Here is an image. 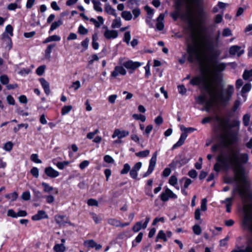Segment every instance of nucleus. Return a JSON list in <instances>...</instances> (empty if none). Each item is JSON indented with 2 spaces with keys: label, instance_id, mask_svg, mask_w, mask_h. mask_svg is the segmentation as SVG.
Segmentation results:
<instances>
[{
  "label": "nucleus",
  "instance_id": "nucleus-28",
  "mask_svg": "<svg viewBox=\"0 0 252 252\" xmlns=\"http://www.w3.org/2000/svg\"><path fill=\"white\" fill-rule=\"evenodd\" d=\"M63 24V22L61 19H60L58 21L54 22L50 27L49 32L51 33L52 32L56 30L58 27L60 26Z\"/></svg>",
  "mask_w": 252,
  "mask_h": 252
},
{
  "label": "nucleus",
  "instance_id": "nucleus-57",
  "mask_svg": "<svg viewBox=\"0 0 252 252\" xmlns=\"http://www.w3.org/2000/svg\"><path fill=\"white\" fill-rule=\"evenodd\" d=\"M92 217L96 223H98L101 220V218L94 213H91Z\"/></svg>",
  "mask_w": 252,
  "mask_h": 252
},
{
  "label": "nucleus",
  "instance_id": "nucleus-63",
  "mask_svg": "<svg viewBox=\"0 0 252 252\" xmlns=\"http://www.w3.org/2000/svg\"><path fill=\"white\" fill-rule=\"evenodd\" d=\"M104 160L108 163H113L114 162V159L109 155H106L104 157Z\"/></svg>",
  "mask_w": 252,
  "mask_h": 252
},
{
  "label": "nucleus",
  "instance_id": "nucleus-32",
  "mask_svg": "<svg viewBox=\"0 0 252 252\" xmlns=\"http://www.w3.org/2000/svg\"><path fill=\"white\" fill-rule=\"evenodd\" d=\"M56 46L55 43L49 44L45 50V56L46 58H49L52 50Z\"/></svg>",
  "mask_w": 252,
  "mask_h": 252
},
{
  "label": "nucleus",
  "instance_id": "nucleus-16",
  "mask_svg": "<svg viewBox=\"0 0 252 252\" xmlns=\"http://www.w3.org/2000/svg\"><path fill=\"white\" fill-rule=\"evenodd\" d=\"M231 55H237L238 57L241 56L244 53V50L241 49V47L238 45H233L230 48L229 51Z\"/></svg>",
  "mask_w": 252,
  "mask_h": 252
},
{
  "label": "nucleus",
  "instance_id": "nucleus-39",
  "mask_svg": "<svg viewBox=\"0 0 252 252\" xmlns=\"http://www.w3.org/2000/svg\"><path fill=\"white\" fill-rule=\"evenodd\" d=\"M150 154V151L149 150H146L144 151H140L135 153V155L140 158H146L149 156Z\"/></svg>",
  "mask_w": 252,
  "mask_h": 252
},
{
  "label": "nucleus",
  "instance_id": "nucleus-30",
  "mask_svg": "<svg viewBox=\"0 0 252 252\" xmlns=\"http://www.w3.org/2000/svg\"><path fill=\"white\" fill-rule=\"evenodd\" d=\"M54 164H55L57 167L60 170H63L65 166H67L70 163V161H63L62 162H58L56 163L54 162Z\"/></svg>",
  "mask_w": 252,
  "mask_h": 252
},
{
  "label": "nucleus",
  "instance_id": "nucleus-24",
  "mask_svg": "<svg viewBox=\"0 0 252 252\" xmlns=\"http://www.w3.org/2000/svg\"><path fill=\"white\" fill-rule=\"evenodd\" d=\"M97 18L98 21L94 18H91L90 19V21L94 25L95 28H98L100 27L101 25H102L104 23V19L101 16H98Z\"/></svg>",
  "mask_w": 252,
  "mask_h": 252
},
{
  "label": "nucleus",
  "instance_id": "nucleus-1",
  "mask_svg": "<svg viewBox=\"0 0 252 252\" xmlns=\"http://www.w3.org/2000/svg\"><path fill=\"white\" fill-rule=\"evenodd\" d=\"M190 83L193 86H199L200 88L206 91L210 96L209 99H207L205 94H201L196 98L199 104H205V107L202 110H205L207 112H210L215 104H228L234 92V86L229 85L223 92L217 93L216 89L212 87L208 76L205 73L193 77L190 80Z\"/></svg>",
  "mask_w": 252,
  "mask_h": 252
},
{
  "label": "nucleus",
  "instance_id": "nucleus-40",
  "mask_svg": "<svg viewBox=\"0 0 252 252\" xmlns=\"http://www.w3.org/2000/svg\"><path fill=\"white\" fill-rule=\"evenodd\" d=\"M18 196V193L16 192H13L11 193L5 194V197L7 199H11V201H14L17 199Z\"/></svg>",
  "mask_w": 252,
  "mask_h": 252
},
{
  "label": "nucleus",
  "instance_id": "nucleus-61",
  "mask_svg": "<svg viewBox=\"0 0 252 252\" xmlns=\"http://www.w3.org/2000/svg\"><path fill=\"white\" fill-rule=\"evenodd\" d=\"M232 35V32L229 28H226L223 29L222 36L224 37L229 36Z\"/></svg>",
  "mask_w": 252,
  "mask_h": 252
},
{
  "label": "nucleus",
  "instance_id": "nucleus-14",
  "mask_svg": "<svg viewBox=\"0 0 252 252\" xmlns=\"http://www.w3.org/2000/svg\"><path fill=\"white\" fill-rule=\"evenodd\" d=\"M129 132L127 130H121L119 129H116L112 135L113 138L118 137V139H122L128 136Z\"/></svg>",
  "mask_w": 252,
  "mask_h": 252
},
{
  "label": "nucleus",
  "instance_id": "nucleus-21",
  "mask_svg": "<svg viewBox=\"0 0 252 252\" xmlns=\"http://www.w3.org/2000/svg\"><path fill=\"white\" fill-rule=\"evenodd\" d=\"M39 81L42 88L44 89L45 93L49 95L50 93V86L49 83L43 78H40Z\"/></svg>",
  "mask_w": 252,
  "mask_h": 252
},
{
  "label": "nucleus",
  "instance_id": "nucleus-11",
  "mask_svg": "<svg viewBox=\"0 0 252 252\" xmlns=\"http://www.w3.org/2000/svg\"><path fill=\"white\" fill-rule=\"evenodd\" d=\"M150 220V218L149 216H147L146 218V220L145 222L142 224V221H138L132 227V230L134 232H138L140 231L142 228L145 229L148 225Z\"/></svg>",
  "mask_w": 252,
  "mask_h": 252
},
{
  "label": "nucleus",
  "instance_id": "nucleus-13",
  "mask_svg": "<svg viewBox=\"0 0 252 252\" xmlns=\"http://www.w3.org/2000/svg\"><path fill=\"white\" fill-rule=\"evenodd\" d=\"M103 28L106 29V31L104 32V36L106 39H115L118 37V32L117 31L110 30L105 26H104Z\"/></svg>",
  "mask_w": 252,
  "mask_h": 252
},
{
  "label": "nucleus",
  "instance_id": "nucleus-33",
  "mask_svg": "<svg viewBox=\"0 0 252 252\" xmlns=\"http://www.w3.org/2000/svg\"><path fill=\"white\" fill-rule=\"evenodd\" d=\"M122 25L121 20L120 17L115 19L112 23L111 27L113 29L119 28Z\"/></svg>",
  "mask_w": 252,
  "mask_h": 252
},
{
  "label": "nucleus",
  "instance_id": "nucleus-23",
  "mask_svg": "<svg viewBox=\"0 0 252 252\" xmlns=\"http://www.w3.org/2000/svg\"><path fill=\"white\" fill-rule=\"evenodd\" d=\"M84 244L86 246L94 248L96 250H100L102 246L100 244H97L93 240H89L86 241L84 242Z\"/></svg>",
  "mask_w": 252,
  "mask_h": 252
},
{
  "label": "nucleus",
  "instance_id": "nucleus-38",
  "mask_svg": "<svg viewBox=\"0 0 252 252\" xmlns=\"http://www.w3.org/2000/svg\"><path fill=\"white\" fill-rule=\"evenodd\" d=\"M226 65L224 63H220L216 64L215 66V69L216 71H222L226 68Z\"/></svg>",
  "mask_w": 252,
  "mask_h": 252
},
{
  "label": "nucleus",
  "instance_id": "nucleus-4",
  "mask_svg": "<svg viewBox=\"0 0 252 252\" xmlns=\"http://www.w3.org/2000/svg\"><path fill=\"white\" fill-rule=\"evenodd\" d=\"M240 122L238 120H233L231 123L229 120H223L222 126L224 133L220 135L221 144L227 147L234 144L239 140L238 135L240 131Z\"/></svg>",
  "mask_w": 252,
  "mask_h": 252
},
{
  "label": "nucleus",
  "instance_id": "nucleus-36",
  "mask_svg": "<svg viewBox=\"0 0 252 252\" xmlns=\"http://www.w3.org/2000/svg\"><path fill=\"white\" fill-rule=\"evenodd\" d=\"M107 222L110 225L116 226V227H119L120 226V225H121V221L116 219H109L107 220Z\"/></svg>",
  "mask_w": 252,
  "mask_h": 252
},
{
  "label": "nucleus",
  "instance_id": "nucleus-62",
  "mask_svg": "<svg viewBox=\"0 0 252 252\" xmlns=\"http://www.w3.org/2000/svg\"><path fill=\"white\" fill-rule=\"evenodd\" d=\"M78 32L80 34L85 35L88 33V31L82 25H80L78 28Z\"/></svg>",
  "mask_w": 252,
  "mask_h": 252
},
{
  "label": "nucleus",
  "instance_id": "nucleus-45",
  "mask_svg": "<svg viewBox=\"0 0 252 252\" xmlns=\"http://www.w3.org/2000/svg\"><path fill=\"white\" fill-rule=\"evenodd\" d=\"M41 185L44 187V192H49L53 190V188L46 183L42 182Z\"/></svg>",
  "mask_w": 252,
  "mask_h": 252
},
{
  "label": "nucleus",
  "instance_id": "nucleus-7",
  "mask_svg": "<svg viewBox=\"0 0 252 252\" xmlns=\"http://www.w3.org/2000/svg\"><path fill=\"white\" fill-rule=\"evenodd\" d=\"M181 129L182 131H184V132L181 134L179 140L173 146L172 148L173 150L183 145L185 140L188 137V133H191L196 130L195 128L191 127H185L184 126L181 127Z\"/></svg>",
  "mask_w": 252,
  "mask_h": 252
},
{
  "label": "nucleus",
  "instance_id": "nucleus-59",
  "mask_svg": "<svg viewBox=\"0 0 252 252\" xmlns=\"http://www.w3.org/2000/svg\"><path fill=\"white\" fill-rule=\"evenodd\" d=\"M193 231L194 234L200 235L201 233V228L199 225L195 224L193 227Z\"/></svg>",
  "mask_w": 252,
  "mask_h": 252
},
{
  "label": "nucleus",
  "instance_id": "nucleus-34",
  "mask_svg": "<svg viewBox=\"0 0 252 252\" xmlns=\"http://www.w3.org/2000/svg\"><path fill=\"white\" fill-rule=\"evenodd\" d=\"M122 17L126 21H129L132 18V15L130 11H124L121 14Z\"/></svg>",
  "mask_w": 252,
  "mask_h": 252
},
{
  "label": "nucleus",
  "instance_id": "nucleus-22",
  "mask_svg": "<svg viewBox=\"0 0 252 252\" xmlns=\"http://www.w3.org/2000/svg\"><path fill=\"white\" fill-rule=\"evenodd\" d=\"M22 0H16L15 2L11 3L7 5V9L10 11H14L17 8H21V2Z\"/></svg>",
  "mask_w": 252,
  "mask_h": 252
},
{
  "label": "nucleus",
  "instance_id": "nucleus-31",
  "mask_svg": "<svg viewBox=\"0 0 252 252\" xmlns=\"http://www.w3.org/2000/svg\"><path fill=\"white\" fill-rule=\"evenodd\" d=\"M159 239H162L164 242H166L167 241L166 234L164 233V231L162 230H160L158 232L157 237L156 241L158 242Z\"/></svg>",
  "mask_w": 252,
  "mask_h": 252
},
{
  "label": "nucleus",
  "instance_id": "nucleus-10",
  "mask_svg": "<svg viewBox=\"0 0 252 252\" xmlns=\"http://www.w3.org/2000/svg\"><path fill=\"white\" fill-rule=\"evenodd\" d=\"M142 63L139 62H133L132 60H128L124 62L123 63L124 67H126L127 69L134 71L137 68L141 66Z\"/></svg>",
  "mask_w": 252,
  "mask_h": 252
},
{
  "label": "nucleus",
  "instance_id": "nucleus-18",
  "mask_svg": "<svg viewBox=\"0 0 252 252\" xmlns=\"http://www.w3.org/2000/svg\"><path fill=\"white\" fill-rule=\"evenodd\" d=\"M55 220L59 226L62 227L67 222V218L64 215H56L55 217Z\"/></svg>",
  "mask_w": 252,
  "mask_h": 252
},
{
  "label": "nucleus",
  "instance_id": "nucleus-6",
  "mask_svg": "<svg viewBox=\"0 0 252 252\" xmlns=\"http://www.w3.org/2000/svg\"><path fill=\"white\" fill-rule=\"evenodd\" d=\"M249 196L252 202L244 206L243 223L252 233V193L249 194Z\"/></svg>",
  "mask_w": 252,
  "mask_h": 252
},
{
  "label": "nucleus",
  "instance_id": "nucleus-49",
  "mask_svg": "<svg viewBox=\"0 0 252 252\" xmlns=\"http://www.w3.org/2000/svg\"><path fill=\"white\" fill-rule=\"evenodd\" d=\"M21 197L23 200L25 201L29 200L31 198V193L29 191H26L23 192Z\"/></svg>",
  "mask_w": 252,
  "mask_h": 252
},
{
  "label": "nucleus",
  "instance_id": "nucleus-56",
  "mask_svg": "<svg viewBox=\"0 0 252 252\" xmlns=\"http://www.w3.org/2000/svg\"><path fill=\"white\" fill-rule=\"evenodd\" d=\"M145 9L147 11L148 16H151L153 17L154 14V10L153 9L151 8L148 5H146L145 7Z\"/></svg>",
  "mask_w": 252,
  "mask_h": 252
},
{
  "label": "nucleus",
  "instance_id": "nucleus-15",
  "mask_svg": "<svg viewBox=\"0 0 252 252\" xmlns=\"http://www.w3.org/2000/svg\"><path fill=\"white\" fill-rule=\"evenodd\" d=\"M44 172L48 177L51 178H56L60 175V173L51 166L46 167Z\"/></svg>",
  "mask_w": 252,
  "mask_h": 252
},
{
  "label": "nucleus",
  "instance_id": "nucleus-42",
  "mask_svg": "<svg viewBox=\"0 0 252 252\" xmlns=\"http://www.w3.org/2000/svg\"><path fill=\"white\" fill-rule=\"evenodd\" d=\"M132 117L134 119L140 120L142 122H144L146 120V116L141 114H134L132 115Z\"/></svg>",
  "mask_w": 252,
  "mask_h": 252
},
{
  "label": "nucleus",
  "instance_id": "nucleus-48",
  "mask_svg": "<svg viewBox=\"0 0 252 252\" xmlns=\"http://www.w3.org/2000/svg\"><path fill=\"white\" fill-rule=\"evenodd\" d=\"M130 166L128 163H125L124 165V167L123 169L121 171V174H127L129 171H130Z\"/></svg>",
  "mask_w": 252,
  "mask_h": 252
},
{
  "label": "nucleus",
  "instance_id": "nucleus-51",
  "mask_svg": "<svg viewBox=\"0 0 252 252\" xmlns=\"http://www.w3.org/2000/svg\"><path fill=\"white\" fill-rule=\"evenodd\" d=\"M45 68L46 66L44 65L39 66L36 70L37 74L39 76L43 75L45 71Z\"/></svg>",
  "mask_w": 252,
  "mask_h": 252
},
{
  "label": "nucleus",
  "instance_id": "nucleus-5",
  "mask_svg": "<svg viewBox=\"0 0 252 252\" xmlns=\"http://www.w3.org/2000/svg\"><path fill=\"white\" fill-rule=\"evenodd\" d=\"M237 192L240 197L242 199V202L243 203V209L244 210V206L245 204L251 203L252 201L251 200L249 194L252 193V192L247 193L246 189L242 186H236L232 192V196L230 197L226 198L224 201L221 202L222 203H225L226 212L228 213L231 211V207L232 204V201L234 199V196L235 193Z\"/></svg>",
  "mask_w": 252,
  "mask_h": 252
},
{
  "label": "nucleus",
  "instance_id": "nucleus-52",
  "mask_svg": "<svg viewBox=\"0 0 252 252\" xmlns=\"http://www.w3.org/2000/svg\"><path fill=\"white\" fill-rule=\"evenodd\" d=\"M0 81L3 85H7L9 82V78L6 75H2L0 77Z\"/></svg>",
  "mask_w": 252,
  "mask_h": 252
},
{
  "label": "nucleus",
  "instance_id": "nucleus-26",
  "mask_svg": "<svg viewBox=\"0 0 252 252\" xmlns=\"http://www.w3.org/2000/svg\"><path fill=\"white\" fill-rule=\"evenodd\" d=\"M243 78L249 82L252 81V69L251 70H245L243 74Z\"/></svg>",
  "mask_w": 252,
  "mask_h": 252
},
{
  "label": "nucleus",
  "instance_id": "nucleus-44",
  "mask_svg": "<svg viewBox=\"0 0 252 252\" xmlns=\"http://www.w3.org/2000/svg\"><path fill=\"white\" fill-rule=\"evenodd\" d=\"M72 109L71 105H66L63 106L62 109V114L63 115L68 114Z\"/></svg>",
  "mask_w": 252,
  "mask_h": 252
},
{
  "label": "nucleus",
  "instance_id": "nucleus-37",
  "mask_svg": "<svg viewBox=\"0 0 252 252\" xmlns=\"http://www.w3.org/2000/svg\"><path fill=\"white\" fill-rule=\"evenodd\" d=\"M143 236V233L140 232L137 237L135 238V240L132 241V245L133 247L136 246V243H139L142 241V238Z\"/></svg>",
  "mask_w": 252,
  "mask_h": 252
},
{
  "label": "nucleus",
  "instance_id": "nucleus-43",
  "mask_svg": "<svg viewBox=\"0 0 252 252\" xmlns=\"http://www.w3.org/2000/svg\"><path fill=\"white\" fill-rule=\"evenodd\" d=\"M250 117V115L248 114H246L243 116V122L245 126H247L249 125Z\"/></svg>",
  "mask_w": 252,
  "mask_h": 252
},
{
  "label": "nucleus",
  "instance_id": "nucleus-2",
  "mask_svg": "<svg viewBox=\"0 0 252 252\" xmlns=\"http://www.w3.org/2000/svg\"><path fill=\"white\" fill-rule=\"evenodd\" d=\"M249 160L247 153H238L237 151L230 150L221 152L217 158V163L214 166V170L219 172L220 169H232L234 174V180L239 184L246 181L245 167Z\"/></svg>",
  "mask_w": 252,
  "mask_h": 252
},
{
  "label": "nucleus",
  "instance_id": "nucleus-35",
  "mask_svg": "<svg viewBox=\"0 0 252 252\" xmlns=\"http://www.w3.org/2000/svg\"><path fill=\"white\" fill-rule=\"evenodd\" d=\"M54 250L56 252H64L65 250V247L63 244H57L54 246Z\"/></svg>",
  "mask_w": 252,
  "mask_h": 252
},
{
  "label": "nucleus",
  "instance_id": "nucleus-9",
  "mask_svg": "<svg viewBox=\"0 0 252 252\" xmlns=\"http://www.w3.org/2000/svg\"><path fill=\"white\" fill-rule=\"evenodd\" d=\"M157 156H158V152H155L153 154L152 157L151 158L150 160L148 170L143 175V177H148L154 171V168L156 166V162H157Z\"/></svg>",
  "mask_w": 252,
  "mask_h": 252
},
{
  "label": "nucleus",
  "instance_id": "nucleus-3",
  "mask_svg": "<svg viewBox=\"0 0 252 252\" xmlns=\"http://www.w3.org/2000/svg\"><path fill=\"white\" fill-rule=\"evenodd\" d=\"M188 29L194 39V44H189L187 46V52L189 54L188 61L193 63L196 61L202 63L203 59L200 53L205 55L207 52L212 48V45L205 36L200 33L196 34V24L191 16H188Z\"/></svg>",
  "mask_w": 252,
  "mask_h": 252
},
{
  "label": "nucleus",
  "instance_id": "nucleus-8",
  "mask_svg": "<svg viewBox=\"0 0 252 252\" xmlns=\"http://www.w3.org/2000/svg\"><path fill=\"white\" fill-rule=\"evenodd\" d=\"M160 199L163 202H166L169 199H177V195L175 194L170 189L166 188L164 191L160 194Z\"/></svg>",
  "mask_w": 252,
  "mask_h": 252
},
{
  "label": "nucleus",
  "instance_id": "nucleus-50",
  "mask_svg": "<svg viewBox=\"0 0 252 252\" xmlns=\"http://www.w3.org/2000/svg\"><path fill=\"white\" fill-rule=\"evenodd\" d=\"M177 178L174 175H172L169 180V183L171 186L175 187V185L177 184Z\"/></svg>",
  "mask_w": 252,
  "mask_h": 252
},
{
  "label": "nucleus",
  "instance_id": "nucleus-54",
  "mask_svg": "<svg viewBox=\"0 0 252 252\" xmlns=\"http://www.w3.org/2000/svg\"><path fill=\"white\" fill-rule=\"evenodd\" d=\"M31 173L35 178H38L39 176V170L36 167H34L31 170Z\"/></svg>",
  "mask_w": 252,
  "mask_h": 252
},
{
  "label": "nucleus",
  "instance_id": "nucleus-64",
  "mask_svg": "<svg viewBox=\"0 0 252 252\" xmlns=\"http://www.w3.org/2000/svg\"><path fill=\"white\" fill-rule=\"evenodd\" d=\"M247 247L245 249H242L241 247L237 246L231 252H246Z\"/></svg>",
  "mask_w": 252,
  "mask_h": 252
},
{
  "label": "nucleus",
  "instance_id": "nucleus-58",
  "mask_svg": "<svg viewBox=\"0 0 252 252\" xmlns=\"http://www.w3.org/2000/svg\"><path fill=\"white\" fill-rule=\"evenodd\" d=\"M87 204L89 206H97L98 205V203L97 201L94 199H89L87 201Z\"/></svg>",
  "mask_w": 252,
  "mask_h": 252
},
{
  "label": "nucleus",
  "instance_id": "nucleus-12",
  "mask_svg": "<svg viewBox=\"0 0 252 252\" xmlns=\"http://www.w3.org/2000/svg\"><path fill=\"white\" fill-rule=\"evenodd\" d=\"M126 73V70L122 66H116L114 70L111 72V78H116L119 75H125Z\"/></svg>",
  "mask_w": 252,
  "mask_h": 252
},
{
  "label": "nucleus",
  "instance_id": "nucleus-53",
  "mask_svg": "<svg viewBox=\"0 0 252 252\" xmlns=\"http://www.w3.org/2000/svg\"><path fill=\"white\" fill-rule=\"evenodd\" d=\"M13 144L11 142H7L5 143L3 149L6 151H10L13 148Z\"/></svg>",
  "mask_w": 252,
  "mask_h": 252
},
{
  "label": "nucleus",
  "instance_id": "nucleus-60",
  "mask_svg": "<svg viewBox=\"0 0 252 252\" xmlns=\"http://www.w3.org/2000/svg\"><path fill=\"white\" fill-rule=\"evenodd\" d=\"M207 200L206 198H203L201 200L200 208H201V210L202 211H205L207 210Z\"/></svg>",
  "mask_w": 252,
  "mask_h": 252
},
{
  "label": "nucleus",
  "instance_id": "nucleus-25",
  "mask_svg": "<svg viewBox=\"0 0 252 252\" xmlns=\"http://www.w3.org/2000/svg\"><path fill=\"white\" fill-rule=\"evenodd\" d=\"M104 10L105 12L108 14L112 15L115 17H117V16L116 10L113 8L108 3L105 4Z\"/></svg>",
  "mask_w": 252,
  "mask_h": 252
},
{
  "label": "nucleus",
  "instance_id": "nucleus-41",
  "mask_svg": "<svg viewBox=\"0 0 252 252\" xmlns=\"http://www.w3.org/2000/svg\"><path fill=\"white\" fill-rule=\"evenodd\" d=\"M251 88L252 84L250 83H247L243 86L241 90V93L242 94L247 93L251 90Z\"/></svg>",
  "mask_w": 252,
  "mask_h": 252
},
{
  "label": "nucleus",
  "instance_id": "nucleus-19",
  "mask_svg": "<svg viewBox=\"0 0 252 252\" xmlns=\"http://www.w3.org/2000/svg\"><path fill=\"white\" fill-rule=\"evenodd\" d=\"M164 18V15L162 13L159 14L158 17L157 19L156 28L158 31H162L163 30L164 25L163 23V20Z\"/></svg>",
  "mask_w": 252,
  "mask_h": 252
},
{
  "label": "nucleus",
  "instance_id": "nucleus-55",
  "mask_svg": "<svg viewBox=\"0 0 252 252\" xmlns=\"http://www.w3.org/2000/svg\"><path fill=\"white\" fill-rule=\"evenodd\" d=\"M131 38L130 32H126L125 33L124 41L127 44H129Z\"/></svg>",
  "mask_w": 252,
  "mask_h": 252
},
{
  "label": "nucleus",
  "instance_id": "nucleus-27",
  "mask_svg": "<svg viewBox=\"0 0 252 252\" xmlns=\"http://www.w3.org/2000/svg\"><path fill=\"white\" fill-rule=\"evenodd\" d=\"M92 3L94 5V9L97 12H101L103 9L101 7V3L98 0H92Z\"/></svg>",
  "mask_w": 252,
  "mask_h": 252
},
{
  "label": "nucleus",
  "instance_id": "nucleus-46",
  "mask_svg": "<svg viewBox=\"0 0 252 252\" xmlns=\"http://www.w3.org/2000/svg\"><path fill=\"white\" fill-rule=\"evenodd\" d=\"M5 32H6L10 36H13V28L11 25H8L6 26L5 29Z\"/></svg>",
  "mask_w": 252,
  "mask_h": 252
},
{
  "label": "nucleus",
  "instance_id": "nucleus-29",
  "mask_svg": "<svg viewBox=\"0 0 252 252\" xmlns=\"http://www.w3.org/2000/svg\"><path fill=\"white\" fill-rule=\"evenodd\" d=\"M61 40V37L57 35H53L47 37L43 42V43H47L51 41H58Z\"/></svg>",
  "mask_w": 252,
  "mask_h": 252
},
{
  "label": "nucleus",
  "instance_id": "nucleus-17",
  "mask_svg": "<svg viewBox=\"0 0 252 252\" xmlns=\"http://www.w3.org/2000/svg\"><path fill=\"white\" fill-rule=\"evenodd\" d=\"M170 16L175 21H176L179 17H181V18L182 19H183L184 16L181 15V9L180 4L176 5L175 10L170 13Z\"/></svg>",
  "mask_w": 252,
  "mask_h": 252
},
{
  "label": "nucleus",
  "instance_id": "nucleus-47",
  "mask_svg": "<svg viewBox=\"0 0 252 252\" xmlns=\"http://www.w3.org/2000/svg\"><path fill=\"white\" fill-rule=\"evenodd\" d=\"M31 159L36 163H41L42 162V161L38 158V155L36 154H32L31 156Z\"/></svg>",
  "mask_w": 252,
  "mask_h": 252
},
{
  "label": "nucleus",
  "instance_id": "nucleus-20",
  "mask_svg": "<svg viewBox=\"0 0 252 252\" xmlns=\"http://www.w3.org/2000/svg\"><path fill=\"white\" fill-rule=\"evenodd\" d=\"M48 218V216L46 214L45 211L43 210H39L36 214L32 217V219L33 220H39L42 219H47Z\"/></svg>",
  "mask_w": 252,
  "mask_h": 252
}]
</instances>
